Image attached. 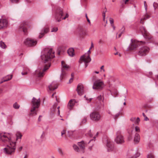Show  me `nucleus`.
Instances as JSON below:
<instances>
[{
	"mask_svg": "<svg viewBox=\"0 0 158 158\" xmlns=\"http://www.w3.org/2000/svg\"><path fill=\"white\" fill-rule=\"evenodd\" d=\"M54 52L52 48H45L44 50V54L41 56V58L44 64L43 67L38 69L36 72L38 77H43L45 72L50 67L51 64L49 61L51 59L54 57Z\"/></svg>",
	"mask_w": 158,
	"mask_h": 158,
	"instance_id": "1",
	"label": "nucleus"
},
{
	"mask_svg": "<svg viewBox=\"0 0 158 158\" xmlns=\"http://www.w3.org/2000/svg\"><path fill=\"white\" fill-rule=\"evenodd\" d=\"M40 99L39 98L36 99L33 97L31 102V107L30 110V115H34L37 114L36 109L38 108L40 105Z\"/></svg>",
	"mask_w": 158,
	"mask_h": 158,
	"instance_id": "2",
	"label": "nucleus"
},
{
	"mask_svg": "<svg viewBox=\"0 0 158 158\" xmlns=\"http://www.w3.org/2000/svg\"><path fill=\"white\" fill-rule=\"evenodd\" d=\"M54 16L56 21L60 22L62 20L64 13L63 9L59 6H56L54 9Z\"/></svg>",
	"mask_w": 158,
	"mask_h": 158,
	"instance_id": "3",
	"label": "nucleus"
},
{
	"mask_svg": "<svg viewBox=\"0 0 158 158\" xmlns=\"http://www.w3.org/2000/svg\"><path fill=\"white\" fill-rule=\"evenodd\" d=\"M131 43L127 49V51H132L135 50L137 48L140 44L144 45L146 42L143 41H138L135 40L131 39Z\"/></svg>",
	"mask_w": 158,
	"mask_h": 158,
	"instance_id": "4",
	"label": "nucleus"
},
{
	"mask_svg": "<svg viewBox=\"0 0 158 158\" xmlns=\"http://www.w3.org/2000/svg\"><path fill=\"white\" fill-rule=\"evenodd\" d=\"M90 49L91 48H90L87 52L88 54L90 53ZM91 60V59L89 56V54H88L87 56H86L85 55H84L81 57L79 61V63H82L83 62H84L85 68H86L88 66L87 63L90 62Z\"/></svg>",
	"mask_w": 158,
	"mask_h": 158,
	"instance_id": "5",
	"label": "nucleus"
},
{
	"mask_svg": "<svg viewBox=\"0 0 158 158\" xmlns=\"http://www.w3.org/2000/svg\"><path fill=\"white\" fill-rule=\"evenodd\" d=\"M78 145L80 147V149L77 145L74 144L73 146V147L74 150L76 152H79L81 150L83 153H84L85 149V144L84 141H82L80 142H78Z\"/></svg>",
	"mask_w": 158,
	"mask_h": 158,
	"instance_id": "6",
	"label": "nucleus"
},
{
	"mask_svg": "<svg viewBox=\"0 0 158 158\" xmlns=\"http://www.w3.org/2000/svg\"><path fill=\"white\" fill-rule=\"evenodd\" d=\"M103 86V82L100 80L97 79L94 82L93 88L95 89H102Z\"/></svg>",
	"mask_w": 158,
	"mask_h": 158,
	"instance_id": "7",
	"label": "nucleus"
},
{
	"mask_svg": "<svg viewBox=\"0 0 158 158\" xmlns=\"http://www.w3.org/2000/svg\"><path fill=\"white\" fill-rule=\"evenodd\" d=\"M121 131H118L116 133V137L115 139V142L118 144H122L124 143L123 136L121 135Z\"/></svg>",
	"mask_w": 158,
	"mask_h": 158,
	"instance_id": "8",
	"label": "nucleus"
},
{
	"mask_svg": "<svg viewBox=\"0 0 158 158\" xmlns=\"http://www.w3.org/2000/svg\"><path fill=\"white\" fill-rule=\"evenodd\" d=\"M90 117L91 119L94 121H98L101 118V115L97 111H94L92 112Z\"/></svg>",
	"mask_w": 158,
	"mask_h": 158,
	"instance_id": "9",
	"label": "nucleus"
},
{
	"mask_svg": "<svg viewBox=\"0 0 158 158\" xmlns=\"http://www.w3.org/2000/svg\"><path fill=\"white\" fill-rule=\"evenodd\" d=\"M24 43L28 47H33L36 45L37 41L30 38H27L25 40Z\"/></svg>",
	"mask_w": 158,
	"mask_h": 158,
	"instance_id": "10",
	"label": "nucleus"
},
{
	"mask_svg": "<svg viewBox=\"0 0 158 158\" xmlns=\"http://www.w3.org/2000/svg\"><path fill=\"white\" fill-rule=\"evenodd\" d=\"M149 49V48L148 47L143 46L139 49L138 53V55L140 56H145L148 52Z\"/></svg>",
	"mask_w": 158,
	"mask_h": 158,
	"instance_id": "11",
	"label": "nucleus"
},
{
	"mask_svg": "<svg viewBox=\"0 0 158 158\" xmlns=\"http://www.w3.org/2000/svg\"><path fill=\"white\" fill-rule=\"evenodd\" d=\"M20 31H23L24 34L27 35V23L26 22H23L21 23L19 27Z\"/></svg>",
	"mask_w": 158,
	"mask_h": 158,
	"instance_id": "12",
	"label": "nucleus"
},
{
	"mask_svg": "<svg viewBox=\"0 0 158 158\" xmlns=\"http://www.w3.org/2000/svg\"><path fill=\"white\" fill-rule=\"evenodd\" d=\"M107 150L109 152H110L113 151L114 148V143L113 142L110 141V140H107Z\"/></svg>",
	"mask_w": 158,
	"mask_h": 158,
	"instance_id": "13",
	"label": "nucleus"
},
{
	"mask_svg": "<svg viewBox=\"0 0 158 158\" xmlns=\"http://www.w3.org/2000/svg\"><path fill=\"white\" fill-rule=\"evenodd\" d=\"M8 25V21L6 19H0V29L6 27Z\"/></svg>",
	"mask_w": 158,
	"mask_h": 158,
	"instance_id": "14",
	"label": "nucleus"
},
{
	"mask_svg": "<svg viewBox=\"0 0 158 158\" xmlns=\"http://www.w3.org/2000/svg\"><path fill=\"white\" fill-rule=\"evenodd\" d=\"M16 142H12L10 140V155L14 154L15 152Z\"/></svg>",
	"mask_w": 158,
	"mask_h": 158,
	"instance_id": "15",
	"label": "nucleus"
},
{
	"mask_svg": "<svg viewBox=\"0 0 158 158\" xmlns=\"http://www.w3.org/2000/svg\"><path fill=\"white\" fill-rule=\"evenodd\" d=\"M77 90L80 95H81L83 94V86L82 84H79L78 85Z\"/></svg>",
	"mask_w": 158,
	"mask_h": 158,
	"instance_id": "16",
	"label": "nucleus"
},
{
	"mask_svg": "<svg viewBox=\"0 0 158 158\" xmlns=\"http://www.w3.org/2000/svg\"><path fill=\"white\" fill-rule=\"evenodd\" d=\"M49 31V29L48 27H44L41 30L40 33V35L39 38L40 39L44 35L48 33Z\"/></svg>",
	"mask_w": 158,
	"mask_h": 158,
	"instance_id": "17",
	"label": "nucleus"
},
{
	"mask_svg": "<svg viewBox=\"0 0 158 158\" xmlns=\"http://www.w3.org/2000/svg\"><path fill=\"white\" fill-rule=\"evenodd\" d=\"M75 99L70 100L68 104L67 107L69 110H71L75 105Z\"/></svg>",
	"mask_w": 158,
	"mask_h": 158,
	"instance_id": "18",
	"label": "nucleus"
},
{
	"mask_svg": "<svg viewBox=\"0 0 158 158\" xmlns=\"http://www.w3.org/2000/svg\"><path fill=\"white\" fill-rule=\"evenodd\" d=\"M0 140L4 142H6L8 141H9L10 139L6 135L2 134H0Z\"/></svg>",
	"mask_w": 158,
	"mask_h": 158,
	"instance_id": "19",
	"label": "nucleus"
},
{
	"mask_svg": "<svg viewBox=\"0 0 158 158\" xmlns=\"http://www.w3.org/2000/svg\"><path fill=\"white\" fill-rule=\"evenodd\" d=\"M143 35L147 41H150L148 43L151 42L152 40V38L151 35L148 32L143 34Z\"/></svg>",
	"mask_w": 158,
	"mask_h": 158,
	"instance_id": "20",
	"label": "nucleus"
},
{
	"mask_svg": "<svg viewBox=\"0 0 158 158\" xmlns=\"http://www.w3.org/2000/svg\"><path fill=\"white\" fill-rule=\"evenodd\" d=\"M57 88V83L54 82H52L50 85L48 86V88L49 90H54Z\"/></svg>",
	"mask_w": 158,
	"mask_h": 158,
	"instance_id": "21",
	"label": "nucleus"
},
{
	"mask_svg": "<svg viewBox=\"0 0 158 158\" xmlns=\"http://www.w3.org/2000/svg\"><path fill=\"white\" fill-rule=\"evenodd\" d=\"M140 140V137L139 135L136 133L135 135V136L134 139V142L135 144H138Z\"/></svg>",
	"mask_w": 158,
	"mask_h": 158,
	"instance_id": "22",
	"label": "nucleus"
},
{
	"mask_svg": "<svg viewBox=\"0 0 158 158\" xmlns=\"http://www.w3.org/2000/svg\"><path fill=\"white\" fill-rule=\"evenodd\" d=\"M78 33L81 36H82L85 34V32L82 27H79L78 28Z\"/></svg>",
	"mask_w": 158,
	"mask_h": 158,
	"instance_id": "23",
	"label": "nucleus"
},
{
	"mask_svg": "<svg viewBox=\"0 0 158 158\" xmlns=\"http://www.w3.org/2000/svg\"><path fill=\"white\" fill-rule=\"evenodd\" d=\"M69 55L71 56H73L74 55V50L73 48H69L67 51Z\"/></svg>",
	"mask_w": 158,
	"mask_h": 158,
	"instance_id": "24",
	"label": "nucleus"
},
{
	"mask_svg": "<svg viewBox=\"0 0 158 158\" xmlns=\"http://www.w3.org/2000/svg\"><path fill=\"white\" fill-rule=\"evenodd\" d=\"M9 80H10V76L9 75L7 76L2 79L0 82V84H2L4 82L7 81Z\"/></svg>",
	"mask_w": 158,
	"mask_h": 158,
	"instance_id": "25",
	"label": "nucleus"
},
{
	"mask_svg": "<svg viewBox=\"0 0 158 158\" xmlns=\"http://www.w3.org/2000/svg\"><path fill=\"white\" fill-rule=\"evenodd\" d=\"M7 148H5L4 149V152L5 154H10L9 150L10 147L8 145H7Z\"/></svg>",
	"mask_w": 158,
	"mask_h": 158,
	"instance_id": "26",
	"label": "nucleus"
},
{
	"mask_svg": "<svg viewBox=\"0 0 158 158\" xmlns=\"http://www.w3.org/2000/svg\"><path fill=\"white\" fill-rule=\"evenodd\" d=\"M140 31L141 32L143 35V34H144L146 33H147L148 32L147 31L146 29L143 26H141L140 27Z\"/></svg>",
	"mask_w": 158,
	"mask_h": 158,
	"instance_id": "27",
	"label": "nucleus"
},
{
	"mask_svg": "<svg viewBox=\"0 0 158 158\" xmlns=\"http://www.w3.org/2000/svg\"><path fill=\"white\" fill-rule=\"evenodd\" d=\"M15 135L16 136V140L19 139H21L22 137V135L19 132H17L15 134Z\"/></svg>",
	"mask_w": 158,
	"mask_h": 158,
	"instance_id": "28",
	"label": "nucleus"
},
{
	"mask_svg": "<svg viewBox=\"0 0 158 158\" xmlns=\"http://www.w3.org/2000/svg\"><path fill=\"white\" fill-rule=\"evenodd\" d=\"M0 47L3 49H5L6 47V45L2 41H0Z\"/></svg>",
	"mask_w": 158,
	"mask_h": 158,
	"instance_id": "29",
	"label": "nucleus"
},
{
	"mask_svg": "<svg viewBox=\"0 0 158 158\" xmlns=\"http://www.w3.org/2000/svg\"><path fill=\"white\" fill-rule=\"evenodd\" d=\"M58 151L59 154L62 156H63L64 155V152L62 151V150L61 148H58Z\"/></svg>",
	"mask_w": 158,
	"mask_h": 158,
	"instance_id": "30",
	"label": "nucleus"
},
{
	"mask_svg": "<svg viewBox=\"0 0 158 158\" xmlns=\"http://www.w3.org/2000/svg\"><path fill=\"white\" fill-rule=\"evenodd\" d=\"M13 106L15 109H18L19 108L20 106L17 102H15L13 104Z\"/></svg>",
	"mask_w": 158,
	"mask_h": 158,
	"instance_id": "31",
	"label": "nucleus"
},
{
	"mask_svg": "<svg viewBox=\"0 0 158 158\" xmlns=\"http://www.w3.org/2000/svg\"><path fill=\"white\" fill-rule=\"evenodd\" d=\"M66 74V72L63 69H62V70L61 71V77L63 78V77Z\"/></svg>",
	"mask_w": 158,
	"mask_h": 158,
	"instance_id": "32",
	"label": "nucleus"
},
{
	"mask_svg": "<svg viewBox=\"0 0 158 158\" xmlns=\"http://www.w3.org/2000/svg\"><path fill=\"white\" fill-rule=\"evenodd\" d=\"M73 132L72 131H68V136L69 137H72L73 136Z\"/></svg>",
	"mask_w": 158,
	"mask_h": 158,
	"instance_id": "33",
	"label": "nucleus"
},
{
	"mask_svg": "<svg viewBox=\"0 0 158 158\" xmlns=\"http://www.w3.org/2000/svg\"><path fill=\"white\" fill-rule=\"evenodd\" d=\"M29 69L28 68H26V71L24 72H22L21 74L22 75H26L28 71H29Z\"/></svg>",
	"mask_w": 158,
	"mask_h": 158,
	"instance_id": "34",
	"label": "nucleus"
},
{
	"mask_svg": "<svg viewBox=\"0 0 158 158\" xmlns=\"http://www.w3.org/2000/svg\"><path fill=\"white\" fill-rule=\"evenodd\" d=\"M148 158H154V156L153 154L151 153L148 155Z\"/></svg>",
	"mask_w": 158,
	"mask_h": 158,
	"instance_id": "35",
	"label": "nucleus"
},
{
	"mask_svg": "<svg viewBox=\"0 0 158 158\" xmlns=\"http://www.w3.org/2000/svg\"><path fill=\"white\" fill-rule=\"evenodd\" d=\"M140 121V118L139 117H137L136 119H135V124H138Z\"/></svg>",
	"mask_w": 158,
	"mask_h": 158,
	"instance_id": "36",
	"label": "nucleus"
},
{
	"mask_svg": "<svg viewBox=\"0 0 158 158\" xmlns=\"http://www.w3.org/2000/svg\"><path fill=\"white\" fill-rule=\"evenodd\" d=\"M132 131H131V133L129 132V135L128 137V139L129 140H131L132 139V136L131 135V134H132L131 132H132Z\"/></svg>",
	"mask_w": 158,
	"mask_h": 158,
	"instance_id": "37",
	"label": "nucleus"
},
{
	"mask_svg": "<svg viewBox=\"0 0 158 158\" xmlns=\"http://www.w3.org/2000/svg\"><path fill=\"white\" fill-rule=\"evenodd\" d=\"M19 0H10V2L14 3H17L19 2Z\"/></svg>",
	"mask_w": 158,
	"mask_h": 158,
	"instance_id": "38",
	"label": "nucleus"
},
{
	"mask_svg": "<svg viewBox=\"0 0 158 158\" xmlns=\"http://www.w3.org/2000/svg\"><path fill=\"white\" fill-rule=\"evenodd\" d=\"M109 20L110 21V23L111 24V25H114V21L113 19L111 18H110L109 19Z\"/></svg>",
	"mask_w": 158,
	"mask_h": 158,
	"instance_id": "39",
	"label": "nucleus"
},
{
	"mask_svg": "<svg viewBox=\"0 0 158 158\" xmlns=\"http://www.w3.org/2000/svg\"><path fill=\"white\" fill-rule=\"evenodd\" d=\"M123 29V31L121 32V33L119 34L118 35V38H120L121 36V35H122V34L124 32V30H125V27H123L122 28Z\"/></svg>",
	"mask_w": 158,
	"mask_h": 158,
	"instance_id": "40",
	"label": "nucleus"
},
{
	"mask_svg": "<svg viewBox=\"0 0 158 158\" xmlns=\"http://www.w3.org/2000/svg\"><path fill=\"white\" fill-rule=\"evenodd\" d=\"M111 94L114 96V97H116L118 94V93L117 92H113L111 93Z\"/></svg>",
	"mask_w": 158,
	"mask_h": 158,
	"instance_id": "41",
	"label": "nucleus"
},
{
	"mask_svg": "<svg viewBox=\"0 0 158 158\" xmlns=\"http://www.w3.org/2000/svg\"><path fill=\"white\" fill-rule=\"evenodd\" d=\"M153 6L155 9H156V8L158 7V3L154 2L153 3Z\"/></svg>",
	"mask_w": 158,
	"mask_h": 158,
	"instance_id": "42",
	"label": "nucleus"
},
{
	"mask_svg": "<svg viewBox=\"0 0 158 158\" xmlns=\"http://www.w3.org/2000/svg\"><path fill=\"white\" fill-rule=\"evenodd\" d=\"M120 114V113L119 112L117 114H116L115 115L114 117V119H116L119 116Z\"/></svg>",
	"mask_w": 158,
	"mask_h": 158,
	"instance_id": "43",
	"label": "nucleus"
},
{
	"mask_svg": "<svg viewBox=\"0 0 158 158\" xmlns=\"http://www.w3.org/2000/svg\"><path fill=\"white\" fill-rule=\"evenodd\" d=\"M150 17V15L148 14H147L145 16V17H144L143 19L144 20H146L147 19L149 18Z\"/></svg>",
	"mask_w": 158,
	"mask_h": 158,
	"instance_id": "44",
	"label": "nucleus"
},
{
	"mask_svg": "<svg viewBox=\"0 0 158 158\" xmlns=\"http://www.w3.org/2000/svg\"><path fill=\"white\" fill-rule=\"evenodd\" d=\"M69 16V15L68 14H66V15L65 16H64V15L62 17V20L63 19H65L66 18H68Z\"/></svg>",
	"mask_w": 158,
	"mask_h": 158,
	"instance_id": "45",
	"label": "nucleus"
},
{
	"mask_svg": "<svg viewBox=\"0 0 158 158\" xmlns=\"http://www.w3.org/2000/svg\"><path fill=\"white\" fill-rule=\"evenodd\" d=\"M58 30V28L57 27L56 28H52L51 32H56Z\"/></svg>",
	"mask_w": 158,
	"mask_h": 158,
	"instance_id": "46",
	"label": "nucleus"
},
{
	"mask_svg": "<svg viewBox=\"0 0 158 158\" xmlns=\"http://www.w3.org/2000/svg\"><path fill=\"white\" fill-rule=\"evenodd\" d=\"M91 131V130L89 131V132L88 133V135L90 137H91L93 136V134H92Z\"/></svg>",
	"mask_w": 158,
	"mask_h": 158,
	"instance_id": "47",
	"label": "nucleus"
},
{
	"mask_svg": "<svg viewBox=\"0 0 158 158\" xmlns=\"http://www.w3.org/2000/svg\"><path fill=\"white\" fill-rule=\"evenodd\" d=\"M135 130L136 131H137V132L139 131H140L139 128L138 126L135 127Z\"/></svg>",
	"mask_w": 158,
	"mask_h": 158,
	"instance_id": "48",
	"label": "nucleus"
},
{
	"mask_svg": "<svg viewBox=\"0 0 158 158\" xmlns=\"http://www.w3.org/2000/svg\"><path fill=\"white\" fill-rule=\"evenodd\" d=\"M85 17H86V19H87V20L88 21V23H90V21L89 20V19H88V17H87V14H85Z\"/></svg>",
	"mask_w": 158,
	"mask_h": 158,
	"instance_id": "49",
	"label": "nucleus"
},
{
	"mask_svg": "<svg viewBox=\"0 0 158 158\" xmlns=\"http://www.w3.org/2000/svg\"><path fill=\"white\" fill-rule=\"evenodd\" d=\"M135 117H132L130 119V120L132 122H135Z\"/></svg>",
	"mask_w": 158,
	"mask_h": 158,
	"instance_id": "50",
	"label": "nucleus"
},
{
	"mask_svg": "<svg viewBox=\"0 0 158 158\" xmlns=\"http://www.w3.org/2000/svg\"><path fill=\"white\" fill-rule=\"evenodd\" d=\"M97 99L99 101L101 100L102 99V97L101 95H100L97 97Z\"/></svg>",
	"mask_w": 158,
	"mask_h": 158,
	"instance_id": "51",
	"label": "nucleus"
},
{
	"mask_svg": "<svg viewBox=\"0 0 158 158\" xmlns=\"http://www.w3.org/2000/svg\"><path fill=\"white\" fill-rule=\"evenodd\" d=\"M65 134V131L64 130H63L61 132V136H62L63 135Z\"/></svg>",
	"mask_w": 158,
	"mask_h": 158,
	"instance_id": "52",
	"label": "nucleus"
},
{
	"mask_svg": "<svg viewBox=\"0 0 158 158\" xmlns=\"http://www.w3.org/2000/svg\"><path fill=\"white\" fill-rule=\"evenodd\" d=\"M144 6L145 7V9L146 10H147V5L146 4V1H144Z\"/></svg>",
	"mask_w": 158,
	"mask_h": 158,
	"instance_id": "53",
	"label": "nucleus"
},
{
	"mask_svg": "<svg viewBox=\"0 0 158 158\" xmlns=\"http://www.w3.org/2000/svg\"><path fill=\"white\" fill-rule=\"evenodd\" d=\"M103 20L105 21V13L103 12Z\"/></svg>",
	"mask_w": 158,
	"mask_h": 158,
	"instance_id": "54",
	"label": "nucleus"
},
{
	"mask_svg": "<svg viewBox=\"0 0 158 158\" xmlns=\"http://www.w3.org/2000/svg\"><path fill=\"white\" fill-rule=\"evenodd\" d=\"M86 119L85 118L83 119H82V122L83 123H85L86 122Z\"/></svg>",
	"mask_w": 158,
	"mask_h": 158,
	"instance_id": "55",
	"label": "nucleus"
},
{
	"mask_svg": "<svg viewBox=\"0 0 158 158\" xmlns=\"http://www.w3.org/2000/svg\"><path fill=\"white\" fill-rule=\"evenodd\" d=\"M144 120L146 121H147L149 120V118L146 116V117H144Z\"/></svg>",
	"mask_w": 158,
	"mask_h": 158,
	"instance_id": "56",
	"label": "nucleus"
},
{
	"mask_svg": "<svg viewBox=\"0 0 158 158\" xmlns=\"http://www.w3.org/2000/svg\"><path fill=\"white\" fill-rule=\"evenodd\" d=\"M73 77H71L69 80V83H71L73 81Z\"/></svg>",
	"mask_w": 158,
	"mask_h": 158,
	"instance_id": "57",
	"label": "nucleus"
},
{
	"mask_svg": "<svg viewBox=\"0 0 158 158\" xmlns=\"http://www.w3.org/2000/svg\"><path fill=\"white\" fill-rule=\"evenodd\" d=\"M139 156H140V153H138V152H137L135 154V157H138Z\"/></svg>",
	"mask_w": 158,
	"mask_h": 158,
	"instance_id": "58",
	"label": "nucleus"
},
{
	"mask_svg": "<svg viewBox=\"0 0 158 158\" xmlns=\"http://www.w3.org/2000/svg\"><path fill=\"white\" fill-rule=\"evenodd\" d=\"M62 67H63V68H64L65 69L66 68H68V66H67V65L66 64H64V65H63Z\"/></svg>",
	"mask_w": 158,
	"mask_h": 158,
	"instance_id": "59",
	"label": "nucleus"
},
{
	"mask_svg": "<svg viewBox=\"0 0 158 158\" xmlns=\"http://www.w3.org/2000/svg\"><path fill=\"white\" fill-rule=\"evenodd\" d=\"M103 41L102 39H100L98 41L99 44H103Z\"/></svg>",
	"mask_w": 158,
	"mask_h": 158,
	"instance_id": "60",
	"label": "nucleus"
},
{
	"mask_svg": "<svg viewBox=\"0 0 158 158\" xmlns=\"http://www.w3.org/2000/svg\"><path fill=\"white\" fill-rule=\"evenodd\" d=\"M92 80L93 81H95L97 80H96V76H94L92 78Z\"/></svg>",
	"mask_w": 158,
	"mask_h": 158,
	"instance_id": "61",
	"label": "nucleus"
},
{
	"mask_svg": "<svg viewBox=\"0 0 158 158\" xmlns=\"http://www.w3.org/2000/svg\"><path fill=\"white\" fill-rule=\"evenodd\" d=\"M104 65H102V66L101 67L100 69H101V70H102L103 72H105V69H104Z\"/></svg>",
	"mask_w": 158,
	"mask_h": 158,
	"instance_id": "62",
	"label": "nucleus"
},
{
	"mask_svg": "<svg viewBox=\"0 0 158 158\" xmlns=\"http://www.w3.org/2000/svg\"><path fill=\"white\" fill-rule=\"evenodd\" d=\"M42 117V116H41V115H40L39 116V117L38 119V121L40 122V121H41V118Z\"/></svg>",
	"mask_w": 158,
	"mask_h": 158,
	"instance_id": "63",
	"label": "nucleus"
},
{
	"mask_svg": "<svg viewBox=\"0 0 158 158\" xmlns=\"http://www.w3.org/2000/svg\"><path fill=\"white\" fill-rule=\"evenodd\" d=\"M23 149V147L22 146L20 147L19 148V151H21Z\"/></svg>",
	"mask_w": 158,
	"mask_h": 158,
	"instance_id": "64",
	"label": "nucleus"
}]
</instances>
